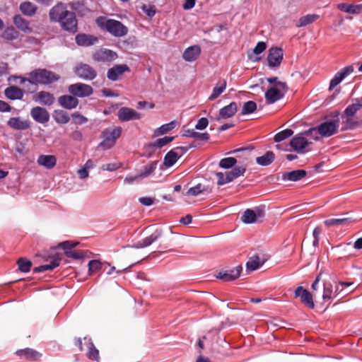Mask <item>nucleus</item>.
Returning <instances> with one entry per match:
<instances>
[{
    "label": "nucleus",
    "instance_id": "obj_54",
    "mask_svg": "<svg viewBox=\"0 0 362 362\" xmlns=\"http://www.w3.org/2000/svg\"><path fill=\"white\" fill-rule=\"evenodd\" d=\"M257 105L255 101L249 100L245 102L242 108V115H250L257 110Z\"/></svg>",
    "mask_w": 362,
    "mask_h": 362
},
{
    "label": "nucleus",
    "instance_id": "obj_25",
    "mask_svg": "<svg viewBox=\"0 0 362 362\" xmlns=\"http://www.w3.org/2000/svg\"><path fill=\"white\" fill-rule=\"evenodd\" d=\"M75 41L78 46L90 47L97 42L98 39L89 34L79 33L75 36Z\"/></svg>",
    "mask_w": 362,
    "mask_h": 362
},
{
    "label": "nucleus",
    "instance_id": "obj_15",
    "mask_svg": "<svg viewBox=\"0 0 362 362\" xmlns=\"http://www.w3.org/2000/svg\"><path fill=\"white\" fill-rule=\"evenodd\" d=\"M30 115L37 123L46 124L50 118L49 112L45 107L36 106L31 109Z\"/></svg>",
    "mask_w": 362,
    "mask_h": 362
},
{
    "label": "nucleus",
    "instance_id": "obj_20",
    "mask_svg": "<svg viewBox=\"0 0 362 362\" xmlns=\"http://www.w3.org/2000/svg\"><path fill=\"white\" fill-rule=\"evenodd\" d=\"M238 111V105L235 102H231L228 105L224 106L219 110L218 115L216 117V120L220 121L222 119H227L234 116Z\"/></svg>",
    "mask_w": 362,
    "mask_h": 362
},
{
    "label": "nucleus",
    "instance_id": "obj_10",
    "mask_svg": "<svg viewBox=\"0 0 362 362\" xmlns=\"http://www.w3.org/2000/svg\"><path fill=\"white\" fill-rule=\"evenodd\" d=\"M283 57L284 50L281 47H271L269 50V53L267 57L269 67L271 69L279 67L282 62Z\"/></svg>",
    "mask_w": 362,
    "mask_h": 362
},
{
    "label": "nucleus",
    "instance_id": "obj_17",
    "mask_svg": "<svg viewBox=\"0 0 362 362\" xmlns=\"http://www.w3.org/2000/svg\"><path fill=\"white\" fill-rule=\"evenodd\" d=\"M118 119L122 122H128L130 120H138L141 118V114L135 110L123 107L117 112Z\"/></svg>",
    "mask_w": 362,
    "mask_h": 362
},
{
    "label": "nucleus",
    "instance_id": "obj_35",
    "mask_svg": "<svg viewBox=\"0 0 362 362\" xmlns=\"http://www.w3.org/2000/svg\"><path fill=\"white\" fill-rule=\"evenodd\" d=\"M84 341L87 343V348L88 350L87 357L90 360L99 361V351L95 348L92 339L84 337Z\"/></svg>",
    "mask_w": 362,
    "mask_h": 362
},
{
    "label": "nucleus",
    "instance_id": "obj_51",
    "mask_svg": "<svg viewBox=\"0 0 362 362\" xmlns=\"http://www.w3.org/2000/svg\"><path fill=\"white\" fill-rule=\"evenodd\" d=\"M157 161H153L149 165L144 166L143 170L139 174L141 179L151 175L156 169Z\"/></svg>",
    "mask_w": 362,
    "mask_h": 362
},
{
    "label": "nucleus",
    "instance_id": "obj_1",
    "mask_svg": "<svg viewBox=\"0 0 362 362\" xmlns=\"http://www.w3.org/2000/svg\"><path fill=\"white\" fill-rule=\"evenodd\" d=\"M49 21L59 24L62 30L70 34L78 32V20L74 11L67 9V5L58 2L49 11Z\"/></svg>",
    "mask_w": 362,
    "mask_h": 362
},
{
    "label": "nucleus",
    "instance_id": "obj_43",
    "mask_svg": "<svg viewBox=\"0 0 362 362\" xmlns=\"http://www.w3.org/2000/svg\"><path fill=\"white\" fill-rule=\"evenodd\" d=\"M104 263L99 259H92L88 263V274L93 275L103 269Z\"/></svg>",
    "mask_w": 362,
    "mask_h": 362
},
{
    "label": "nucleus",
    "instance_id": "obj_7",
    "mask_svg": "<svg viewBox=\"0 0 362 362\" xmlns=\"http://www.w3.org/2000/svg\"><path fill=\"white\" fill-rule=\"evenodd\" d=\"M122 129L120 127H116L112 129H105L102 132L103 141L100 144L105 149L110 148L115 144L116 140L119 139L122 134Z\"/></svg>",
    "mask_w": 362,
    "mask_h": 362
},
{
    "label": "nucleus",
    "instance_id": "obj_28",
    "mask_svg": "<svg viewBox=\"0 0 362 362\" xmlns=\"http://www.w3.org/2000/svg\"><path fill=\"white\" fill-rule=\"evenodd\" d=\"M6 98L11 100H21L23 98V90L16 86H10L4 90Z\"/></svg>",
    "mask_w": 362,
    "mask_h": 362
},
{
    "label": "nucleus",
    "instance_id": "obj_2",
    "mask_svg": "<svg viewBox=\"0 0 362 362\" xmlns=\"http://www.w3.org/2000/svg\"><path fill=\"white\" fill-rule=\"evenodd\" d=\"M29 78L23 76H16L20 79V84L23 85L28 82L30 85L35 86V89L32 90L28 88V90L33 93L37 89V84L49 85L59 80L60 76L53 71L46 69H35L28 74Z\"/></svg>",
    "mask_w": 362,
    "mask_h": 362
},
{
    "label": "nucleus",
    "instance_id": "obj_33",
    "mask_svg": "<svg viewBox=\"0 0 362 362\" xmlns=\"http://www.w3.org/2000/svg\"><path fill=\"white\" fill-rule=\"evenodd\" d=\"M37 163L47 169H52L56 165L57 159L52 155H40L37 158Z\"/></svg>",
    "mask_w": 362,
    "mask_h": 362
},
{
    "label": "nucleus",
    "instance_id": "obj_32",
    "mask_svg": "<svg viewBox=\"0 0 362 362\" xmlns=\"http://www.w3.org/2000/svg\"><path fill=\"white\" fill-rule=\"evenodd\" d=\"M35 100H39L42 105L50 106L54 102V97L52 93L42 90L35 97Z\"/></svg>",
    "mask_w": 362,
    "mask_h": 362
},
{
    "label": "nucleus",
    "instance_id": "obj_22",
    "mask_svg": "<svg viewBox=\"0 0 362 362\" xmlns=\"http://www.w3.org/2000/svg\"><path fill=\"white\" fill-rule=\"evenodd\" d=\"M58 103L60 106L66 110H72L76 108L79 103L78 98L70 95H63L59 97Z\"/></svg>",
    "mask_w": 362,
    "mask_h": 362
},
{
    "label": "nucleus",
    "instance_id": "obj_45",
    "mask_svg": "<svg viewBox=\"0 0 362 362\" xmlns=\"http://www.w3.org/2000/svg\"><path fill=\"white\" fill-rule=\"evenodd\" d=\"M18 267L20 272L23 273H28L30 271L32 267V262L25 257H20L17 260Z\"/></svg>",
    "mask_w": 362,
    "mask_h": 362
},
{
    "label": "nucleus",
    "instance_id": "obj_37",
    "mask_svg": "<svg viewBox=\"0 0 362 362\" xmlns=\"http://www.w3.org/2000/svg\"><path fill=\"white\" fill-rule=\"evenodd\" d=\"M52 117L54 121L59 124H67L70 120L69 115L63 110H55L52 113Z\"/></svg>",
    "mask_w": 362,
    "mask_h": 362
},
{
    "label": "nucleus",
    "instance_id": "obj_56",
    "mask_svg": "<svg viewBox=\"0 0 362 362\" xmlns=\"http://www.w3.org/2000/svg\"><path fill=\"white\" fill-rule=\"evenodd\" d=\"M300 134H302L305 138L307 136H310L315 141H317L320 139V137L318 136L320 134H318V132H317V127H311L307 130H305V131L300 132Z\"/></svg>",
    "mask_w": 362,
    "mask_h": 362
},
{
    "label": "nucleus",
    "instance_id": "obj_59",
    "mask_svg": "<svg viewBox=\"0 0 362 362\" xmlns=\"http://www.w3.org/2000/svg\"><path fill=\"white\" fill-rule=\"evenodd\" d=\"M209 124V120L206 117H201L198 119L197 123L195 125V129L197 130L205 129Z\"/></svg>",
    "mask_w": 362,
    "mask_h": 362
},
{
    "label": "nucleus",
    "instance_id": "obj_52",
    "mask_svg": "<svg viewBox=\"0 0 362 362\" xmlns=\"http://www.w3.org/2000/svg\"><path fill=\"white\" fill-rule=\"evenodd\" d=\"M262 263L259 261V258L257 255L250 258L246 263V269L249 271H255L258 269L261 266Z\"/></svg>",
    "mask_w": 362,
    "mask_h": 362
},
{
    "label": "nucleus",
    "instance_id": "obj_63",
    "mask_svg": "<svg viewBox=\"0 0 362 362\" xmlns=\"http://www.w3.org/2000/svg\"><path fill=\"white\" fill-rule=\"evenodd\" d=\"M13 107L6 101L0 100V112H9Z\"/></svg>",
    "mask_w": 362,
    "mask_h": 362
},
{
    "label": "nucleus",
    "instance_id": "obj_29",
    "mask_svg": "<svg viewBox=\"0 0 362 362\" xmlns=\"http://www.w3.org/2000/svg\"><path fill=\"white\" fill-rule=\"evenodd\" d=\"M13 21L14 25L20 30L25 33H32L33 29L30 26V22L25 18H23L20 14H16L13 18Z\"/></svg>",
    "mask_w": 362,
    "mask_h": 362
},
{
    "label": "nucleus",
    "instance_id": "obj_14",
    "mask_svg": "<svg viewBox=\"0 0 362 362\" xmlns=\"http://www.w3.org/2000/svg\"><path fill=\"white\" fill-rule=\"evenodd\" d=\"M163 235L160 228H157L152 234L145 238L137 241L132 247L135 249H142L151 245L156 242Z\"/></svg>",
    "mask_w": 362,
    "mask_h": 362
},
{
    "label": "nucleus",
    "instance_id": "obj_5",
    "mask_svg": "<svg viewBox=\"0 0 362 362\" xmlns=\"http://www.w3.org/2000/svg\"><path fill=\"white\" fill-rule=\"evenodd\" d=\"M99 25L106 30L114 37H120L126 35L128 33V28L122 22L115 19H107L103 23Z\"/></svg>",
    "mask_w": 362,
    "mask_h": 362
},
{
    "label": "nucleus",
    "instance_id": "obj_60",
    "mask_svg": "<svg viewBox=\"0 0 362 362\" xmlns=\"http://www.w3.org/2000/svg\"><path fill=\"white\" fill-rule=\"evenodd\" d=\"M66 257L78 260L83 259L85 257V255L83 251L71 250L69 252Z\"/></svg>",
    "mask_w": 362,
    "mask_h": 362
},
{
    "label": "nucleus",
    "instance_id": "obj_30",
    "mask_svg": "<svg viewBox=\"0 0 362 362\" xmlns=\"http://www.w3.org/2000/svg\"><path fill=\"white\" fill-rule=\"evenodd\" d=\"M61 260V257L59 255L56 254L52 259L51 260L50 263L46 264H42L38 267H36L33 269V273H41L45 272L48 270H53L56 267H57L59 265V261Z\"/></svg>",
    "mask_w": 362,
    "mask_h": 362
},
{
    "label": "nucleus",
    "instance_id": "obj_38",
    "mask_svg": "<svg viewBox=\"0 0 362 362\" xmlns=\"http://www.w3.org/2000/svg\"><path fill=\"white\" fill-rule=\"evenodd\" d=\"M274 153L271 151H268L264 155L257 157L255 160L260 166H268L274 162Z\"/></svg>",
    "mask_w": 362,
    "mask_h": 362
},
{
    "label": "nucleus",
    "instance_id": "obj_23",
    "mask_svg": "<svg viewBox=\"0 0 362 362\" xmlns=\"http://www.w3.org/2000/svg\"><path fill=\"white\" fill-rule=\"evenodd\" d=\"M16 354L22 359L30 361H35L42 356L40 352L30 348L19 349L16 351Z\"/></svg>",
    "mask_w": 362,
    "mask_h": 362
},
{
    "label": "nucleus",
    "instance_id": "obj_12",
    "mask_svg": "<svg viewBox=\"0 0 362 362\" xmlns=\"http://www.w3.org/2000/svg\"><path fill=\"white\" fill-rule=\"evenodd\" d=\"M264 216V211L261 207H256L255 209H246L243 216L242 221L246 224H252L257 222L258 218Z\"/></svg>",
    "mask_w": 362,
    "mask_h": 362
},
{
    "label": "nucleus",
    "instance_id": "obj_4",
    "mask_svg": "<svg viewBox=\"0 0 362 362\" xmlns=\"http://www.w3.org/2000/svg\"><path fill=\"white\" fill-rule=\"evenodd\" d=\"M339 115L340 112L337 110L333 112L332 117L334 119L333 121H326L317 126L318 134L322 137H329L337 133L339 122Z\"/></svg>",
    "mask_w": 362,
    "mask_h": 362
},
{
    "label": "nucleus",
    "instance_id": "obj_50",
    "mask_svg": "<svg viewBox=\"0 0 362 362\" xmlns=\"http://www.w3.org/2000/svg\"><path fill=\"white\" fill-rule=\"evenodd\" d=\"M237 163V159L234 157H227L220 160L218 165L223 169H230Z\"/></svg>",
    "mask_w": 362,
    "mask_h": 362
},
{
    "label": "nucleus",
    "instance_id": "obj_42",
    "mask_svg": "<svg viewBox=\"0 0 362 362\" xmlns=\"http://www.w3.org/2000/svg\"><path fill=\"white\" fill-rule=\"evenodd\" d=\"M319 15L317 14H307L305 16H301L298 23L296 24V27H305L309 24L314 23L316 20L319 18Z\"/></svg>",
    "mask_w": 362,
    "mask_h": 362
},
{
    "label": "nucleus",
    "instance_id": "obj_49",
    "mask_svg": "<svg viewBox=\"0 0 362 362\" xmlns=\"http://www.w3.org/2000/svg\"><path fill=\"white\" fill-rule=\"evenodd\" d=\"M175 125L176 122L175 121L164 124L156 129L154 134L155 136L165 134L173 129L175 127Z\"/></svg>",
    "mask_w": 362,
    "mask_h": 362
},
{
    "label": "nucleus",
    "instance_id": "obj_31",
    "mask_svg": "<svg viewBox=\"0 0 362 362\" xmlns=\"http://www.w3.org/2000/svg\"><path fill=\"white\" fill-rule=\"evenodd\" d=\"M357 218L349 216V217H344V218H329L324 221V223L327 227H331L334 226H339V225H344L347 226L350 224L351 223H353L354 221H356Z\"/></svg>",
    "mask_w": 362,
    "mask_h": 362
},
{
    "label": "nucleus",
    "instance_id": "obj_53",
    "mask_svg": "<svg viewBox=\"0 0 362 362\" xmlns=\"http://www.w3.org/2000/svg\"><path fill=\"white\" fill-rule=\"evenodd\" d=\"M78 243H75L70 240H65L59 243L57 247L61 248L64 250V255L67 256L69 252L78 245Z\"/></svg>",
    "mask_w": 362,
    "mask_h": 362
},
{
    "label": "nucleus",
    "instance_id": "obj_62",
    "mask_svg": "<svg viewBox=\"0 0 362 362\" xmlns=\"http://www.w3.org/2000/svg\"><path fill=\"white\" fill-rule=\"evenodd\" d=\"M139 201L142 205L149 206L154 203L155 199L150 197H140Z\"/></svg>",
    "mask_w": 362,
    "mask_h": 362
},
{
    "label": "nucleus",
    "instance_id": "obj_34",
    "mask_svg": "<svg viewBox=\"0 0 362 362\" xmlns=\"http://www.w3.org/2000/svg\"><path fill=\"white\" fill-rule=\"evenodd\" d=\"M337 8L341 11L351 13V14H358L362 10V5L358 4H349L346 3H340L337 5Z\"/></svg>",
    "mask_w": 362,
    "mask_h": 362
},
{
    "label": "nucleus",
    "instance_id": "obj_27",
    "mask_svg": "<svg viewBox=\"0 0 362 362\" xmlns=\"http://www.w3.org/2000/svg\"><path fill=\"white\" fill-rule=\"evenodd\" d=\"M201 52L199 45H192L184 51L182 57L186 62H192L199 57Z\"/></svg>",
    "mask_w": 362,
    "mask_h": 362
},
{
    "label": "nucleus",
    "instance_id": "obj_24",
    "mask_svg": "<svg viewBox=\"0 0 362 362\" xmlns=\"http://www.w3.org/2000/svg\"><path fill=\"white\" fill-rule=\"evenodd\" d=\"M265 100L267 104H274L284 97V93H281L276 87H271L264 93Z\"/></svg>",
    "mask_w": 362,
    "mask_h": 362
},
{
    "label": "nucleus",
    "instance_id": "obj_61",
    "mask_svg": "<svg viewBox=\"0 0 362 362\" xmlns=\"http://www.w3.org/2000/svg\"><path fill=\"white\" fill-rule=\"evenodd\" d=\"M235 178H238L244 175L246 171V168L245 166H236L232 168L231 170Z\"/></svg>",
    "mask_w": 362,
    "mask_h": 362
},
{
    "label": "nucleus",
    "instance_id": "obj_8",
    "mask_svg": "<svg viewBox=\"0 0 362 362\" xmlns=\"http://www.w3.org/2000/svg\"><path fill=\"white\" fill-rule=\"evenodd\" d=\"M68 91L70 94L77 98H86L90 96L93 93V88L83 83H76L68 86Z\"/></svg>",
    "mask_w": 362,
    "mask_h": 362
},
{
    "label": "nucleus",
    "instance_id": "obj_64",
    "mask_svg": "<svg viewBox=\"0 0 362 362\" xmlns=\"http://www.w3.org/2000/svg\"><path fill=\"white\" fill-rule=\"evenodd\" d=\"M216 175L217 177V185L218 186H222L225 184H226V174L222 172H217L216 173Z\"/></svg>",
    "mask_w": 362,
    "mask_h": 362
},
{
    "label": "nucleus",
    "instance_id": "obj_16",
    "mask_svg": "<svg viewBox=\"0 0 362 362\" xmlns=\"http://www.w3.org/2000/svg\"><path fill=\"white\" fill-rule=\"evenodd\" d=\"M117 58L115 52L108 49H101L97 50L93 54V59L98 62H109Z\"/></svg>",
    "mask_w": 362,
    "mask_h": 362
},
{
    "label": "nucleus",
    "instance_id": "obj_6",
    "mask_svg": "<svg viewBox=\"0 0 362 362\" xmlns=\"http://www.w3.org/2000/svg\"><path fill=\"white\" fill-rule=\"evenodd\" d=\"M74 72L77 77L86 81H93L97 77L96 70L90 65L83 62L76 64Z\"/></svg>",
    "mask_w": 362,
    "mask_h": 362
},
{
    "label": "nucleus",
    "instance_id": "obj_36",
    "mask_svg": "<svg viewBox=\"0 0 362 362\" xmlns=\"http://www.w3.org/2000/svg\"><path fill=\"white\" fill-rule=\"evenodd\" d=\"M19 9L23 15L32 16L36 13L37 7L30 1H23L20 4Z\"/></svg>",
    "mask_w": 362,
    "mask_h": 362
},
{
    "label": "nucleus",
    "instance_id": "obj_11",
    "mask_svg": "<svg viewBox=\"0 0 362 362\" xmlns=\"http://www.w3.org/2000/svg\"><path fill=\"white\" fill-rule=\"evenodd\" d=\"M294 297L296 298H300L301 303L308 308L313 309L315 308V303L312 293L306 288H304L302 286H299L296 288L294 291Z\"/></svg>",
    "mask_w": 362,
    "mask_h": 362
},
{
    "label": "nucleus",
    "instance_id": "obj_9",
    "mask_svg": "<svg viewBox=\"0 0 362 362\" xmlns=\"http://www.w3.org/2000/svg\"><path fill=\"white\" fill-rule=\"evenodd\" d=\"M243 272L242 264H238L233 268L222 269L215 276L223 282L234 281L238 279Z\"/></svg>",
    "mask_w": 362,
    "mask_h": 362
},
{
    "label": "nucleus",
    "instance_id": "obj_58",
    "mask_svg": "<svg viewBox=\"0 0 362 362\" xmlns=\"http://www.w3.org/2000/svg\"><path fill=\"white\" fill-rule=\"evenodd\" d=\"M141 8L146 13V15L149 18H153L156 13V10L154 8V6H148L144 4L141 7Z\"/></svg>",
    "mask_w": 362,
    "mask_h": 362
},
{
    "label": "nucleus",
    "instance_id": "obj_41",
    "mask_svg": "<svg viewBox=\"0 0 362 362\" xmlns=\"http://www.w3.org/2000/svg\"><path fill=\"white\" fill-rule=\"evenodd\" d=\"M226 81L223 80V81H220L217 83L215 87L213 88L212 93L209 97V100H214L218 98L226 90Z\"/></svg>",
    "mask_w": 362,
    "mask_h": 362
},
{
    "label": "nucleus",
    "instance_id": "obj_13",
    "mask_svg": "<svg viewBox=\"0 0 362 362\" xmlns=\"http://www.w3.org/2000/svg\"><path fill=\"white\" fill-rule=\"evenodd\" d=\"M352 65L346 66L338 71L331 79L329 85V90H331L339 85L346 76L354 72Z\"/></svg>",
    "mask_w": 362,
    "mask_h": 362
},
{
    "label": "nucleus",
    "instance_id": "obj_46",
    "mask_svg": "<svg viewBox=\"0 0 362 362\" xmlns=\"http://www.w3.org/2000/svg\"><path fill=\"white\" fill-rule=\"evenodd\" d=\"M267 49V44L264 42H258L253 49V53L257 56L255 58H252L251 56L249 55V58L254 62H257L260 60L261 57H258L259 54H262Z\"/></svg>",
    "mask_w": 362,
    "mask_h": 362
},
{
    "label": "nucleus",
    "instance_id": "obj_44",
    "mask_svg": "<svg viewBox=\"0 0 362 362\" xmlns=\"http://www.w3.org/2000/svg\"><path fill=\"white\" fill-rule=\"evenodd\" d=\"M174 136H165L163 138L156 139L154 142L150 143L151 148H161L173 141Z\"/></svg>",
    "mask_w": 362,
    "mask_h": 362
},
{
    "label": "nucleus",
    "instance_id": "obj_21",
    "mask_svg": "<svg viewBox=\"0 0 362 362\" xmlns=\"http://www.w3.org/2000/svg\"><path fill=\"white\" fill-rule=\"evenodd\" d=\"M7 125L13 129L23 131L30 127V122L21 117H13L7 121Z\"/></svg>",
    "mask_w": 362,
    "mask_h": 362
},
{
    "label": "nucleus",
    "instance_id": "obj_39",
    "mask_svg": "<svg viewBox=\"0 0 362 362\" xmlns=\"http://www.w3.org/2000/svg\"><path fill=\"white\" fill-rule=\"evenodd\" d=\"M19 36L20 33L13 25L6 27L1 35V37L7 41L17 40Z\"/></svg>",
    "mask_w": 362,
    "mask_h": 362
},
{
    "label": "nucleus",
    "instance_id": "obj_47",
    "mask_svg": "<svg viewBox=\"0 0 362 362\" xmlns=\"http://www.w3.org/2000/svg\"><path fill=\"white\" fill-rule=\"evenodd\" d=\"M293 134V131L291 129H285L278 133L274 136V141L276 143H280L286 139L291 137Z\"/></svg>",
    "mask_w": 362,
    "mask_h": 362
},
{
    "label": "nucleus",
    "instance_id": "obj_40",
    "mask_svg": "<svg viewBox=\"0 0 362 362\" xmlns=\"http://www.w3.org/2000/svg\"><path fill=\"white\" fill-rule=\"evenodd\" d=\"M180 158L178 152L175 151L173 148L169 151L163 159V165L167 168L172 167L174 165L177 160Z\"/></svg>",
    "mask_w": 362,
    "mask_h": 362
},
{
    "label": "nucleus",
    "instance_id": "obj_57",
    "mask_svg": "<svg viewBox=\"0 0 362 362\" xmlns=\"http://www.w3.org/2000/svg\"><path fill=\"white\" fill-rule=\"evenodd\" d=\"M73 122L77 125H82L88 122V118L78 112H74L71 115Z\"/></svg>",
    "mask_w": 362,
    "mask_h": 362
},
{
    "label": "nucleus",
    "instance_id": "obj_26",
    "mask_svg": "<svg viewBox=\"0 0 362 362\" xmlns=\"http://www.w3.org/2000/svg\"><path fill=\"white\" fill-rule=\"evenodd\" d=\"M306 175V170L303 169H298L284 173L282 174L281 179L284 181L288 180L291 182H298L305 177Z\"/></svg>",
    "mask_w": 362,
    "mask_h": 362
},
{
    "label": "nucleus",
    "instance_id": "obj_55",
    "mask_svg": "<svg viewBox=\"0 0 362 362\" xmlns=\"http://www.w3.org/2000/svg\"><path fill=\"white\" fill-rule=\"evenodd\" d=\"M205 190V187L201 183L196 185L194 187H190L186 192L187 196L197 197Z\"/></svg>",
    "mask_w": 362,
    "mask_h": 362
},
{
    "label": "nucleus",
    "instance_id": "obj_19",
    "mask_svg": "<svg viewBox=\"0 0 362 362\" xmlns=\"http://www.w3.org/2000/svg\"><path fill=\"white\" fill-rule=\"evenodd\" d=\"M310 143L307 138L303 136L300 133L295 135L290 141V146L296 151L304 153V149L308 146Z\"/></svg>",
    "mask_w": 362,
    "mask_h": 362
},
{
    "label": "nucleus",
    "instance_id": "obj_3",
    "mask_svg": "<svg viewBox=\"0 0 362 362\" xmlns=\"http://www.w3.org/2000/svg\"><path fill=\"white\" fill-rule=\"evenodd\" d=\"M349 104L341 115L342 120L341 131L354 130L359 127L360 122L354 119L356 114L362 109V97L355 98L351 100Z\"/></svg>",
    "mask_w": 362,
    "mask_h": 362
},
{
    "label": "nucleus",
    "instance_id": "obj_48",
    "mask_svg": "<svg viewBox=\"0 0 362 362\" xmlns=\"http://www.w3.org/2000/svg\"><path fill=\"white\" fill-rule=\"evenodd\" d=\"M332 298H333V286L329 281H324L322 299L327 301Z\"/></svg>",
    "mask_w": 362,
    "mask_h": 362
},
{
    "label": "nucleus",
    "instance_id": "obj_18",
    "mask_svg": "<svg viewBox=\"0 0 362 362\" xmlns=\"http://www.w3.org/2000/svg\"><path fill=\"white\" fill-rule=\"evenodd\" d=\"M130 68L125 64H115L110 68L107 72V78L112 81H117L124 72H129Z\"/></svg>",
    "mask_w": 362,
    "mask_h": 362
}]
</instances>
